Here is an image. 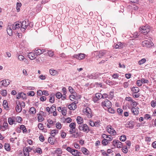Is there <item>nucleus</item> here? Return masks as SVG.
<instances>
[{"instance_id": "nucleus-1", "label": "nucleus", "mask_w": 156, "mask_h": 156, "mask_svg": "<svg viewBox=\"0 0 156 156\" xmlns=\"http://www.w3.org/2000/svg\"><path fill=\"white\" fill-rule=\"evenodd\" d=\"M101 106L105 109H106L108 108L111 107L112 103L108 99H105L101 103Z\"/></svg>"}, {"instance_id": "nucleus-2", "label": "nucleus", "mask_w": 156, "mask_h": 156, "mask_svg": "<svg viewBox=\"0 0 156 156\" xmlns=\"http://www.w3.org/2000/svg\"><path fill=\"white\" fill-rule=\"evenodd\" d=\"M140 31L144 35L147 34L150 32V29L148 26H142L139 28Z\"/></svg>"}, {"instance_id": "nucleus-3", "label": "nucleus", "mask_w": 156, "mask_h": 156, "mask_svg": "<svg viewBox=\"0 0 156 156\" xmlns=\"http://www.w3.org/2000/svg\"><path fill=\"white\" fill-rule=\"evenodd\" d=\"M142 45L143 47L149 48L153 46L154 44L150 40H145L142 42Z\"/></svg>"}, {"instance_id": "nucleus-4", "label": "nucleus", "mask_w": 156, "mask_h": 156, "mask_svg": "<svg viewBox=\"0 0 156 156\" xmlns=\"http://www.w3.org/2000/svg\"><path fill=\"white\" fill-rule=\"evenodd\" d=\"M79 129L80 130L83 131L84 132L87 133L90 131L88 126L86 124H80L79 126Z\"/></svg>"}, {"instance_id": "nucleus-5", "label": "nucleus", "mask_w": 156, "mask_h": 156, "mask_svg": "<svg viewBox=\"0 0 156 156\" xmlns=\"http://www.w3.org/2000/svg\"><path fill=\"white\" fill-rule=\"evenodd\" d=\"M83 112L89 118H90L92 116L91 111L90 108L87 107L83 109Z\"/></svg>"}, {"instance_id": "nucleus-6", "label": "nucleus", "mask_w": 156, "mask_h": 156, "mask_svg": "<svg viewBox=\"0 0 156 156\" xmlns=\"http://www.w3.org/2000/svg\"><path fill=\"white\" fill-rule=\"evenodd\" d=\"M85 54L82 53H79L77 54H75L72 56V58H76V59L79 60H82L85 58Z\"/></svg>"}, {"instance_id": "nucleus-7", "label": "nucleus", "mask_w": 156, "mask_h": 156, "mask_svg": "<svg viewBox=\"0 0 156 156\" xmlns=\"http://www.w3.org/2000/svg\"><path fill=\"white\" fill-rule=\"evenodd\" d=\"M107 132L110 134L113 135H115L116 134V132L114 129L112 128L111 126H108L106 127Z\"/></svg>"}, {"instance_id": "nucleus-8", "label": "nucleus", "mask_w": 156, "mask_h": 156, "mask_svg": "<svg viewBox=\"0 0 156 156\" xmlns=\"http://www.w3.org/2000/svg\"><path fill=\"white\" fill-rule=\"evenodd\" d=\"M10 83L9 80H4L0 81V87H6Z\"/></svg>"}, {"instance_id": "nucleus-9", "label": "nucleus", "mask_w": 156, "mask_h": 156, "mask_svg": "<svg viewBox=\"0 0 156 156\" xmlns=\"http://www.w3.org/2000/svg\"><path fill=\"white\" fill-rule=\"evenodd\" d=\"M112 144L115 146H116L118 148H120L122 147V143L119 140H114Z\"/></svg>"}, {"instance_id": "nucleus-10", "label": "nucleus", "mask_w": 156, "mask_h": 156, "mask_svg": "<svg viewBox=\"0 0 156 156\" xmlns=\"http://www.w3.org/2000/svg\"><path fill=\"white\" fill-rule=\"evenodd\" d=\"M34 51L35 55L37 56H38L45 52V49L41 50L37 48H36L35 49Z\"/></svg>"}, {"instance_id": "nucleus-11", "label": "nucleus", "mask_w": 156, "mask_h": 156, "mask_svg": "<svg viewBox=\"0 0 156 156\" xmlns=\"http://www.w3.org/2000/svg\"><path fill=\"white\" fill-rule=\"evenodd\" d=\"M20 24L21 27V30H22V29H23V31H25L28 25V23H27L25 21H23L22 23Z\"/></svg>"}, {"instance_id": "nucleus-12", "label": "nucleus", "mask_w": 156, "mask_h": 156, "mask_svg": "<svg viewBox=\"0 0 156 156\" xmlns=\"http://www.w3.org/2000/svg\"><path fill=\"white\" fill-rule=\"evenodd\" d=\"M134 126V122L133 120H131L128 122L126 124V127H129L130 129H133Z\"/></svg>"}, {"instance_id": "nucleus-13", "label": "nucleus", "mask_w": 156, "mask_h": 156, "mask_svg": "<svg viewBox=\"0 0 156 156\" xmlns=\"http://www.w3.org/2000/svg\"><path fill=\"white\" fill-rule=\"evenodd\" d=\"M13 30L19 29L21 27V24L18 23H15L13 24L10 25Z\"/></svg>"}, {"instance_id": "nucleus-14", "label": "nucleus", "mask_w": 156, "mask_h": 156, "mask_svg": "<svg viewBox=\"0 0 156 156\" xmlns=\"http://www.w3.org/2000/svg\"><path fill=\"white\" fill-rule=\"evenodd\" d=\"M68 108L70 110H74L76 108L77 105L75 103H73L68 105Z\"/></svg>"}, {"instance_id": "nucleus-15", "label": "nucleus", "mask_w": 156, "mask_h": 156, "mask_svg": "<svg viewBox=\"0 0 156 156\" xmlns=\"http://www.w3.org/2000/svg\"><path fill=\"white\" fill-rule=\"evenodd\" d=\"M17 105L16 107V111L18 112H20L22 110V107L20 105V102H18V104H17V102H16Z\"/></svg>"}, {"instance_id": "nucleus-16", "label": "nucleus", "mask_w": 156, "mask_h": 156, "mask_svg": "<svg viewBox=\"0 0 156 156\" xmlns=\"http://www.w3.org/2000/svg\"><path fill=\"white\" fill-rule=\"evenodd\" d=\"M49 72L50 74L53 76L57 75L58 74V71L54 69H50Z\"/></svg>"}, {"instance_id": "nucleus-17", "label": "nucleus", "mask_w": 156, "mask_h": 156, "mask_svg": "<svg viewBox=\"0 0 156 156\" xmlns=\"http://www.w3.org/2000/svg\"><path fill=\"white\" fill-rule=\"evenodd\" d=\"M7 33L9 36L12 35V28L10 25L8 26L7 29Z\"/></svg>"}, {"instance_id": "nucleus-18", "label": "nucleus", "mask_w": 156, "mask_h": 156, "mask_svg": "<svg viewBox=\"0 0 156 156\" xmlns=\"http://www.w3.org/2000/svg\"><path fill=\"white\" fill-rule=\"evenodd\" d=\"M131 110L133 113L135 115H137L139 113L138 108L134 107H132L131 109Z\"/></svg>"}, {"instance_id": "nucleus-19", "label": "nucleus", "mask_w": 156, "mask_h": 156, "mask_svg": "<svg viewBox=\"0 0 156 156\" xmlns=\"http://www.w3.org/2000/svg\"><path fill=\"white\" fill-rule=\"evenodd\" d=\"M35 54L33 52L29 53L28 54L29 58L31 60H33L36 58L35 57Z\"/></svg>"}, {"instance_id": "nucleus-20", "label": "nucleus", "mask_w": 156, "mask_h": 156, "mask_svg": "<svg viewBox=\"0 0 156 156\" xmlns=\"http://www.w3.org/2000/svg\"><path fill=\"white\" fill-rule=\"evenodd\" d=\"M72 152L71 154L74 156H81L80 153L78 150L74 149Z\"/></svg>"}, {"instance_id": "nucleus-21", "label": "nucleus", "mask_w": 156, "mask_h": 156, "mask_svg": "<svg viewBox=\"0 0 156 156\" xmlns=\"http://www.w3.org/2000/svg\"><path fill=\"white\" fill-rule=\"evenodd\" d=\"M107 53V51L105 50L100 51L99 52L98 55L99 58H101Z\"/></svg>"}, {"instance_id": "nucleus-22", "label": "nucleus", "mask_w": 156, "mask_h": 156, "mask_svg": "<svg viewBox=\"0 0 156 156\" xmlns=\"http://www.w3.org/2000/svg\"><path fill=\"white\" fill-rule=\"evenodd\" d=\"M8 125L7 122L5 121L3 123V125L2 126V131H5L6 130L8 126Z\"/></svg>"}, {"instance_id": "nucleus-23", "label": "nucleus", "mask_w": 156, "mask_h": 156, "mask_svg": "<svg viewBox=\"0 0 156 156\" xmlns=\"http://www.w3.org/2000/svg\"><path fill=\"white\" fill-rule=\"evenodd\" d=\"M81 151L85 155H88L89 154V151L85 147L82 148Z\"/></svg>"}, {"instance_id": "nucleus-24", "label": "nucleus", "mask_w": 156, "mask_h": 156, "mask_svg": "<svg viewBox=\"0 0 156 156\" xmlns=\"http://www.w3.org/2000/svg\"><path fill=\"white\" fill-rule=\"evenodd\" d=\"M133 93H137L139 91V89L138 87H133L131 89Z\"/></svg>"}, {"instance_id": "nucleus-25", "label": "nucleus", "mask_w": 156, "mask_h": 156, "mask_svg": "<svg viewBox=\"0 0 156 156\" xmlns=\"http://www.w3.org/2000/svg\"><path fill=\"white\" fill-rule=\"evenodd\" d=\"M122 44L121 42H119L117 44H115L113 47L117 49L118 48H121L122 47Z\"/></svg>"}, {"instance_id": "nucleus-26", "label": "nucleus", "mask_w": 156, "mask_h": 156, "mask_svg": "<svg viewBox=\"0 0 156 156\" xmlns=\"http://www.w3.org/2000/svg\"><path fill=\"white\" fill-rule=\"evenodd\" d=\"M76 120L77 122L79 124H81L83 122V120L82 118H81L80 116H78Z\"/></svg>"}, {"instance_id": "nucleus-27", "label": "nucleus", "mask_w": 156, "mask_h": 156, "mask_svg": "<svg viewBox=\"0 0 156 156\" xmlns=\"http://www.w3.org/2000/svg\"><path fill=\"white\" fill-rule=\"evenodd\" d=\"M8 121L9 124L12 125L13 124L14 122H15V119L13 118L10 117L8 119Z\"/></svg>"}, {"instance_id": "nucleus-28", "label": "nucleus", "mask_w": 156, "mask_h": 156, "mask_svg": "<svg viewBox=\"0 0 156 156\" xmlns=\"http://www.w3.org/2000/svg\"><path fill=\"white\" fill-rule=\"evenodd\" d=\"M49 101L51 103H53L54 102V95L51 94L50 96Z\"/></svg>"}, {"instance_id": "nucleus-29", "label": "nucleus", "mask_w": 156, "mask_h": 156, "mask_svg": "<svg viewBox=\"0 0 156 156\" xmlns=\"http://www.w3.org/2000/svg\"><path fill=\"white\" fill-rule=\"evenodd\" d=\"M23 153L25 156H29V151H28L26 147H25L23 148Z\"/></svg>"}, {"instance_id": "nucleus-30", "label": "nucleus", "mask_w": 156, "mask_h": 156, "mask_svg": "<svg viewBox=\"0 0 156 156\" xmlns=\"http://www.w3.org/2000/svg\"><path fill=\"white\" fill-rule=\"evenodd\" d=\"M5 149L8 151H9L10 150V145L8 144H5Z\"/></svg>"}, {"instance_id": "nucleus-31", "label": "nucleus", "mask_w": 156, "mask_h": 156, "mask_svg": "<svg viewBox=\"0 0 156 156\" xmlns=\"http://www.w3.org/2000/svg\"><path fill=\"white\" fill-rule=\"evenodd\" d=\"M146 61L145 58H144L138 61V64L140 65L144 64Z\"/></svg>"}, {"instance_id": "nucleus-32", "label": "nucleus", "mask_w": 156, "mask_h": 156, "mask_svg": "<svg viewBox=\"0 0 156 156\" xmlns=\"http://www.w3.org/2000/svg\"><path fill=\"white\" fill-rule=\"evenodd\" d=\"M22 5L21 3L17 2L16 3V9L17 10V12H19L20 11V8Z\"/></svg>"}, {"instance_id": "nucleus-33", "label": "nucleus", "mask_w": 156, "mask_h": 156, "mask_svg": "<svg viewBox=\"0 0 156 156\" xmlns=\"http://www.w3.org/2000/svg\"><path fill=\"white\" fill-rule=\"evenodd\" d=\"M32 114H35L36 112V109L34 107H31L29 111Z\"/></svg>"}, {"instance_id": "nucleus-34", "label": "nucleus", "mask_w": 156, "mask_h": 156, "mask_svg": "<svg viewBox=\"0 0 156 156\" xmlns=\"http://www.w3.org/2000/svg\"><path fill=\"white\" fill-rule=\"evenodd\" d=\"M54 137H49L48 140V142L51 144H54V141L53 140Z\"/></svg>"}, {"instance_id": "nucleus-35", "label": "nucleus", "mask_w": 156, "mask_h": 156, "mask_svg": "<svg viewBox=\"0 0 156 156\" xmlns=\"http://www.w3.org/2000/svg\"><path fill=\"white\" fill-rule=\"evenodd\" d=\"M95 97L98 99H99L102 98V94L100 93H97L96 94Z\"/></svg>"}, {"instance_id": "nucleus-36", "label": "nucleus", "mask_w": 156, "mask_h": 156, "mask_svg": "<svg viewBox=\"0 0 156 156\" xmlns=\"http://www.w3.org/2000/svg\"><path fill=\"white\" fill-rule=\"evenodd\" d=\"M76 126V124L75 122H72L70 124L69 126L71 129H75Z\"/></svg>"}, {"instance_id": "nucleus-37", "label": "nucleus", "mask_w": 156, "mask_h": 156, "mask_svg": "<svg viewBox=\"0 0 156 156\" xmlns=\"http://www.w3.org/2000/svg\"><path fill=\"white\" fill-rule=\"evenodd\" d=\"M119 139L121 141H124L126 139V136L125 135H122L120 137Z\"/></svg>"}, {"instance_id": "nucleus-38", "label": "nucleus", "mask_w": 156, "mask_h": 156, "mask_svg": "<svg viewBox=\"0 0 156 156\" xmlns=\"http://www.w3.org/2000/svg\"><path fill=\"white\" fill-rule=\"evenodd\" d=\"M56 97L58 99H60L62 97V94L59 92H58L56 94Z\"/></svg>"}, {"instance_id": "nucleus-39", "label": "nucleus", "mask_w": 156, "mask_h": 156, "mask_svg": "<svg viewBox=\"0 0 156 156\" xmlns=\"http://www.w3.org/2000/svg\"><path fill=\"white\" fill-rule=\"evenodd\" d=\"M108 143V140L106 139H104L102 141V143L104 145H107Z\"/></svg>"}, {"instance_id": "nucleus-40", "label": "nucleus", "mask_w": 156, "mask_h": 156, "mask_svg": "<svg viewBox=\"0 0 156 156\" xmlns=\"http://www.w3.org/2000/svg\"><path fill=\"white\" fill-rule=\"evenodd\" d=\"M1 94L2 96H5L7 94L6 90H2L1 92Z\"/></svg>"}, {"instance_id": "nucleus-41", "label": "nucleus", "mask_w": 156, "mask_h": 156, "mask_svg": "<svg viewBox=\"0 0 156 156\" xmlns=\"http://www.w3.org/2000/svg\"><path fill=\"white\" fill-rule=\"evenodd\" d=\"M61 112L62 115H66L67 112L66 108L65 107L63 108V109Z\"/></svg>"}, {"instance_id": "nucleus-42", "label": "nucleus", "mask_w": 156, "mask_h": 156, "mask_svg": "<svg viewBox=\"0 0 156 156\" xmlns=\"http://www.w3.org/2000/svg\"><path fill=\"white\" fill-rule=\"evenodd\" d=\"M57 131L55 130H53L51 131V135L54 137V136L55 135V134L57 133Z\"/></svg>"}, {"instance_id": "nucleus-43", "label": "nucleus", "mask_w": 156, "mask_h": 156, "mask_svg": "<svg viewBox=\"0 0 156 156\" xmlns=\"http://www.w3.org/2000/svg\"><path fill=\"white\" fill-rule=\"evenodd\" d=\"M44 119V118L41 115H39L38 117V120L39 122H42Z\"/></svg>"}, {"instance_id": "nucleus-44", "label": "nucleus", "mask_w": 156, "mask_h": 156, "mask_svg": "<svg viewBox=\"0 0 156 156\" xmlns=\"http://www.w3.org/2000/svg\"><path fill=\"white\" fill-rule=\"evenodd\" d=\"M48 55L50 57H52L54 55V52L51 51H49L47 53Z\"/></svg>"}, {"instance_id": "nucleus-45", "label": "nucleus", "mask_w": 156, "mask_h": 156, "mask_svg": "<svg viewBox=\"0 0 156 156\" xmlns=\"http://www.w3.org/2000/svg\"><path fill=\"white\" fill-rule=\"evenodd\" d=\"M38 128L41 130H43L44 129L43 124L41 123H39L38 124Z\"/></svg>"}, {"instance_id": "nucleus-46", "label": "nucleus", "mask_w": 156, "mask_h": 156, "mask_svg": "<svg viewBox=\"0 0 156 156\" xmlns=\"http://www.w3.org/2000/svg\"><path fill=\"white\" fill-rule=\"evenodd\" d=\"M56 128L59 129H60L61 128V124L59 122H58L56 124Z\"/></svg>"}, {"instance_id": "nucleus-47", "label": "nucleus", "mask_w": 156, "mask_h": 156, "mask_svg": "<svg viewBox=\"0 0 156 156\" xmlns=\"http://www.w3.org/2000/svg\"><path fill=\"white\" fill-rule=\"evenodd\" d=\"M18 59L20 61L23 60H27L26 59L24 58V56L21 55H19Z\"/></svg>"}, {"instance_id": "nucleus-48", "label": "nucleus", "mask_w": 156, "mask_h": 156, "mask_svg": "<svg viewBox=\"0 0 156 156\" xmlns=\"http://www.w3.org/2000/svg\"><path fill=\"white\" fill-rule=\"evenodd\" d=\"M94 74L92 75V74H90L88 75L87 77L89 78V79H95L96 78L95 76H94Z\"/></svg>"}, {"instance_id": "nucleus-49", "label": "nucleus", "mask_w": 156, "mask_h": 156, "mask_svg": "<svg viewBox=\"0 0 156 156\" xmlns=\"http://www.w3.org/2000/svg\"><path fill=\"white\" fill-rule=\"evenodd\" d=\"M21 98H22L23 99H27L26 95L24 93H21Z\"/></svg>"}, {"instance_id": "nucleus-50", "label": "nucleus", "mask_w": 156, "mask_h": 156, "mask_svg": "<svg viewBox=\"0 0 156 156\" xmlns=\"http://www.w3.org/2000/svg\"><path fill=\"white\" fill-rule=\"evenodd\" d=\"M156 101H154V100L152 101L151 102V105L152 107L153 108H154L156 106Z\"/></svg>"}, {"instance_id": "nucleus-51", "label": "nucleus", "mask_w": 156, "mask_h": 156, "mask_svg": "<svg viewBox=\"0 0 156 156\" xmlns=\"http://www.w3.org/2000/svg\"><path fill=\"white\" fill-rule=\"evenodd\" d=\"M107 109H108V111L109 112L111 113H114V110L112 108H111V107H110L109 108H108Z\"/></svg>"}, {"instance_id": "nucleus-52", "label": "nucleus", "mask_w": 156, "mask_h": 156, "mask_svg": "<svg viewBox=\"0 0 156 156\" xmlns=\"http://www.w3.org/2000/svg\"><path fill=\"white\" fill-rule=\"evenodd\" d=\"M20 129H22L23 132H26L27 131V130L25 126L23 125H21L20 126Z\"/></svg>"}, {"instance_id": "nucleus-53", "label": "nucleus", "mask_w": 156, "mask_h": 156, "mask_svg": "<svg viewBox=\"0 0 156 156\" xmlns=\"http://www.w3.org/2000/svg\"><path fill=\"white\" fill-rule=\"evenodd\" d=\"M141 81L142 83H148V80L145 79L144 78H142L141 79Z\"/></svg>"}, {"instance_id": "nucleus-54", "label": "nucleus", "mask_w": 156, "mask_h": 156, "mask_svg": "<svg viewBox=\"0 0 156 156\" xmlns=\"http://www.w3.org/2000/svg\"><path fill=\"white\" fill-rule=\"evenodd\" d=\"M108 95L109 97V98L110 99H112L114 97L113 93L112 92H110L109 93V94Z\"/></svg>"}, {"instance_id": "nucleus-55", "label": "nucleus", "mask_w": 156, "mask_h": 156, "mask_svg": "<svg viewBox=\"0 0 156 156\" xmlns=\"http://www.w3.org/2000/svg\"><path fill=\"white\" fill-rule=\"evenodd\" d=\"M48 123L50 124L52 126L54 125V122L50 119H48L47 120Z\"/></svg>"}, {"instance_id": "nucleus-56", "label": "nucleus", "mask_w": 156, "mask_h": 156, "mask_svg": "<svg viewBox=\"0 0 156 156\" xmlns=\"http://www.w3.org/2000/svg\"><path fill=\"white\" fill-rule=\"evenodd\" d=\"M16 120L17 122L20 123L22 121V118L20 116H17L16 118Z\"/></svg>"}, {"instance_id": "nucleus-57", "label": "nucleus", "mask_w": 156, "mask_h": 156, "mask_svg": "<svg viewBox=\"0 0 156 156\" xmlns=\"http://www.w3.org/2000/svg\"><path fill=\"white\" fill-rule=\"evenodd\" d=\"M136 84L138 86H141L142 84L141 80H138L136 82Z\"/></svg>"}, {"instance_id": "nucleus-58", "label": "nucleus", "mask_w": 156, "mask_h": 156, "mask_svg": "<svg viewBox=\"0 0 156 156\" xmlns=\"http://www.w3.org/2000/svg\"><path fill=\"white\" fill-rule=\"evenodd\" d=\"M27 94L29 96H33L34 95L35 93L33 91H31L29 92L28 93H27Z\"/></svg>"}, {"instance_id": "nucleus-59", "label": "nucleus", "mask_w": 156, "mask_h": 156, "mask_svg": "<svg viewBox=\"0 0 156 156\" xmlns=\"http://www.w3.org/2000/svg\"><path fill=\"white\" fill-rule=\"evenodd\" d=\"M69 91L72 94L75 91L73 89V88L71 87H69Z\"/></svg>"}, {"instance_id": "nucleus-60", "label": "nucleus", "mask_w": 156, "mask_h": 156, "mask_svg": "<svg viewBox=\"0 0 156 156\" xmlns=\"http://www.w3.org/2000/svg\"><path fill=\"white\" fill-rule=\"evenodd\" d=\"M69 97L71 101H73L74 99H76V96L75 95H70Z\"/></svg>"}, {"instance_id": "nucleus-61", "label": "nucleus", "mask_w": 156, "mask_h": 156, "mask_svg": "<svg viewBox=\"0 0 156 156\" xmlns=\"http://www.w3.org/2000/svg\"><path fill=\"white\" fill-rule=\"evenodd\" d=\"M89 123L90 125L91 126H94L95 125H94V122L93 121H92L91 119H90L89 120Z\"/></svg>"}, {"instance_id": "nucleus-62", "label": "nucleus", "mask_w": 156, "mask_h": 156, "mask_svg": "<svg viewBox=\"0 0 156 156\" xmlns=\"http://www.w3.org/2000/svg\"><path fill=\"white\" fill-rule=\"evenodd\" d=\"M122 152L125 154L127 153L128 152V149L127 147H123V148L122 149Z\"/></svg>"}, {"instance_id": "nucleus-63", "label": "nucleus", "mask_w": 156, "mask_h": 156, "mask_svg": "<svg viewBox=\"0 0 156 156\" xmlns=\"http://www.w3.org/2000/svg\"><path fill=\"white\" fill-rule=\"evenodd\" d=\"M36 62L38 63H40L42 61V59L41 57H38L36 59Z\"/></svg>"}, {"instance_id": "nucleus-64", "label": "nucleus", "mask_w": 156, "mask_h": 156, "mask_svg": "<svg viewBox=\"0 0 156 156\" xmlns=\"http://www.w3.org/2000/svg\"><path fill=\"white\" fill-rule=\"evenodd\" d=\"M132 95L134 97L137 98L139 97L140 96L139 94H137V93H133L132 94Z\"/></svg>"}]
</instances>
